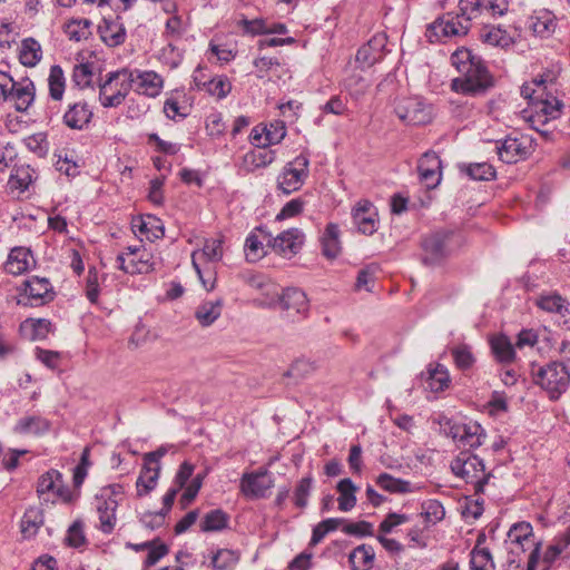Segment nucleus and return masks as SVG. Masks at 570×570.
Returning <instances> with one entry per match:
<instances>
[{
	"label": "nucleus",
	"instance_id": "dca6fc26",
	"mask_svg": "<svg viewBox=\"0 0 570 570\" xmlns=\"http://www.w3.org/2000/svg\"><path fill=\"white\" fill-rule=\"evenodd\" d=\"M470 29L468 19L463 18L460 13H448L442 18L432 22L428 30L426 37L430 42L441 41L443 38L464 36Z\"/></svg>",
	"mask_w": 570,
	"mask_h": 570
},
{
	"label": "nucleus",
	"instance_id": "2f4dec72",
	"mask_svg": "<svg viewBox=\"0 0 570 570\" xmlns=\"http://www.w3.org/2000/svg\"><path fill=\"white\" fill-rule=\"evenodd\" d=\"M35 265L32 253L27 247H14L10 250L4 269L12 275H21Z\"/></svg>",
	"mask_w": 570,
	"mask_h": 570
},
{
	"label": "nucleus",
	"instance_id": "f3484780",
	"mask_svg": "<svg viewBox=\"0 0 570 570\" xmlns=\"http://www.w3.org/2000/svg\"><path fill=\"white\" fill-rule=\"evenodd\" d=\"M279 306L287 318L298 320L307 316L309 301L302 289L287 287L279 297Z\"/></svg>",
	"mask_w": 570,
	"mask_h": 570
},
{
	"label": "nucleus",
	"instance_id": "4468645a",
	"mask_svg": "<svg viewBox=\"0 0 570 570\" xmlns=\"http://www.w3.org/2000/svg\"><path fill=\"white\" fill-rule=\"evenodd\" d=\"M194 470L195 465L193 463L184 461L174 478V487L177 488V490L184 489L179 500L183 508H187L195 500L205 479V474L202 473H197L193 476Z\"/></svg>",
	"mask_w": 570,
	"mask_h": 570
},
{
	"label": "nucleus",
	"instance_id": "0eeeda50",
	"mask_svg": "<svg viewBox=\"0 0 570 570\" xmlns=\"http://www.w3.org/2000/svg\"><path fill=\"white\" fill-rule=\"evenodd\" d=\"M308 167L309 158L304 154L286 163L277 176V189L284 195L299 190L308 178Z\"/></svg>",
	"mask_w": 570,
	"mask_h": 570
},
{
	"label": "nucleus",
	"instance_id": "7c9ffc66",
	"mask_svg": "<svg viewBox=\"0 0 570 570\" xmlns=\"http://www.w3.org/2000/svg\"><path fill=\"white\" fill-rule=\"evenodd\" d=\"M131 227L135 234H138L150 242L159 239L165 235V228L161 220L154 215L135 218L131 223Z\"/></svg>",
	"mask_w": 570,
	"mask_h": 570
},
{
	"label": "nucleus",
	"instance_id": "8fccbe9b",
	"mask_svg": "<svg viewBox=\"0 0 570 570\" xmlns=\"http://www.w3.org/2000/svg\"><path fill=\"white\" fill-rule=\"evenodd\" d=\"M451 355L455 366L463 372L471 370L476 361L472 348L466 344H460L452 347Z\"/></svg>",
	"mask_w": 570,
	"mask_h": 570
},
{
	"label": "nucleus",
	"instance_id": "6ab92c4d",
	"mask_svg": "<svg viewBox=\"0 0 570 570\" xmlns=\"http://www.w3.org/2000/svg\"><path fill=\"white\" fill-rule=\"evenodd\" d=\"M305 242V235L299 228H289L276 237L272 236L271 248L274 253L291 258L296 255Z\"/></svg>",
	"mask_w": 570,
	"mask_h": 570
},
{
	"label": "nucleus",
	"instance_id": "9b49d317",
	"mask_svg": "<svg viewBox=\"0 0 570 570\" xmlns=\"http://www.w3.org/2000/svg\"><path fill=\"white\" fill-rule=\"evenodd\" d=\"M456 245L454 233L435 232L422 240V261L425 265L439 264L452 253Z\"/></svg>",
	"mask_w": 570,
	"mask_h": 570
},
{
	"label": "nucleus",
	"instance_id": "3c124183",
	"mask_svg": "<svg viewBox=\"0 0 570 570\" xmlns=\"http://www.w3.org/2000/svg\"><path fill=\"white\" fill-rule=\"evenodd\" d=\"M228 524V515L220 509L212 510L205 514L200 529L204 532L220 531Z\"/></svg>",
	"mask_w": 570,
	"mask_h": 570
},
{
	"label": "nucleus",
	"instance_id": "f03ea898",
	"mask_svg": "<svg viewBox=\"0 0 570 570\" xmlns=\"http://www.w3.org/2000/svg\"><path fill=\"white\" fill-rule=\"evenodd\" d=\"M37 494L46 503L62 502L69 504L78 500L80 491H72L65 484L62 474L56 469H50L39 476Z\"/></svg>",
	"mask_w": 570,
	"mask_h": 570
},
{
	"label": "nucleus",
	"instance_id": "13d9d810",
	"mask_svg": "<svg viewBox=\"0 0 570 570\" xmlns=\"http://www.w3.org/2000/svg\"><path fill=\"white\" fill-rule=\"evenodd\" d=\"M161 62L170 68H177L183 61V50L173 41L163 47L158 53Z\"/></svg>",
	"mask_w": 570,
	"mask_h": 570
},
{
	"label": "nucleus",
	"instance_id": "5fc2aeb1",
	"mask_svg": "<svg viewBox=\"0 0 570 570\" xmlns=\"http://www.w3.org/2000/svg\"><path fill=\"white\" fill-rule=\"evenodd\" d=\"M344 523L342 518H328L317 523L312 533L311 544L320 543L327 533L335 531Z\"/></svg>",
	"mask_w": 570,
	"mask_h": 570
},
{
	"label": "nucleus",
	"instance_id": "37998d69",
	"mask_svg": "<svg viewBox=\"0 0 570 570\" xmlns=\"http://www.w3.org/2000/svg\"><path fill=\"white\" fill-rule=\"evenodd\" d=\"M492 353L501 363H511L515 357L514 347L505 335L494 336L490 341Z\"/></svg>",
	"mask_w": 570,
	"mask_h": 570
},
{
	"label": "nucleus",
	"instance_id": "6e6d98bb",
	"mask_svg": "<svg viewBox=\"0 0 570 570\" xmlns=\"http://www.w3.org/2000/svg\"><path fill=\"white\" fill-rule=\"evenodd\" d=\"M313 483L314 480L312 475L304 476L297 482L293 495L294 503L297 508L304 509L307 507L308 497L313 489Z\"/></svg>",
	"mask_w": 570,
	"mask_h": 570
},
{
	"label": "nucleus",
	"instance_id": "4c0bfd02",
	"mask_svg": "<svg viewBox=\"0 0 570 570\" xmlns=\"http://www.w3.org/2000/svg\"><path fill=\"white\" fill-rule=\"evenodd\" d=\"M160 474V466H151L144 462L142 469L136 481V491L138 497H145L149 494L158 483Z\"/></svg>",
	"mask_w": 570,
	"mask_h": 570
},
{
	"label": "nucleus",
	"instance_id": "b1692460",
	"mask_svg": "<svg viewBox=\"0 0 570 570\" xmlns=\"http://www.w3.org/2000/svg\"><path fill=\"white\" fill-rule=\"evenodd\" d=\"M92 116L94 112L88 102L79 100L68 105L62 116V122L70 129L83 130L90 124Z\"/></svg>",
	"mask_w": 570,
	"mask_h": 570
},
{
	"label": "nucleus",
	"instance_id": "09e8293b",
	"mask_svg": "<svg viewBox=\"0 0 570 570\" xmlns=\"http://www.w3.org/2000/svg\"><path fill=\"white\" fill-rule=\"evenodd\" d=\"M49 95L53 100H61L65 94L66 79L60 66L53 65L48 77Z\"/></svg>",
	"mask_w": 570,
	"mask_h": 570
},
{
	"label": "nucleus",
	"instance_id": "e433bc0d",
	"mask_svg": "<svg viewBox=\"0 0 570 570\" xmlns=\"http://www.w3.org/2000/svg\"><path fill=\"white\" fill-rule=\"evenodd\" d=\"M51 428L49 420L38 415L23 416L18 420L14 432L19 434L41 435L47 433Z\"/></svg>",
	"mask_w": 570,
	"mask_h": 570
},
{
	"label": "nucleus",
	"instance_id": "a19ab883",
	"mask_svg": "<svg viewBox=\"0 0 570 570\" xmlns=\"http://www.w3.org/2000/svg\"><path fill=\"white\" fill-rule=\"evenodd\" d=\"M338 492V509L343 512L351 511L356 505L357 487L354 482L346 478L341 480L336 485Z\"/></svg>",
	"mask_w": 570,
	"mask_h": 570
},
{
	"label": "nucleus",
	"instance_id": "49530a36",
	"mask_svg": "<svg viewBox=\"0 0 570 570\" xmlns=\"http://www.w3.org/2000/svg\"><path fill=\"white\" fill-rule=\"evenodd\" d=\"M202 91L207 92L217 100H222L230 94L232 82L225 75L215 76L207 81Z\"/></svg>",
	"mask_w": 570,
	"mask_h": 570
},
{
	"label": "nucleus",
	"instance_id": "69168bd1",
	"mask_svg": "<svg viewBox=\"0 0 570 570\" xmlns=\"http://www.w3.org/2000/svg\"><path fill=\"white\" fill-rule=\"evenodd\" d=\"M263 128H266L264 132L268 146L279 144L286 136V127L283 121L276 120L264 125Z\"/></svg>",
	"mask_w": 570,
	"mask_h": 570
},
{
	"label": "nucleus",
	"instance_id": "423d86ee",
	"mask_svg": "<svg viewBox=\"0 0 570 570\" xmlns=\"http://www.w3.org/2000/svg\"><path fill=\"white\" fill-rule=\"evenodd\" d=\"M535 384L548 392L551 400H557L570 384V371L560 362H550L533 373Z\"/></svg>",
	"mask_w": 570,
	"mask_h": 570
},
{
	"label": "nucleus",
	"instance_id": "de8ad7c7",
	"mask_svg": "<svg viewBox=\"0 0 570 570\" xmlns=\"http://www.w3.org/2000/svg\"><path fill=\"white\" fill-rule=\"evenodd\" d=\"M239 560L238 552L230 549H219L212 556V570H232Z\"/></svg>",
	"mask_w": 570,
	"mask_h": 570
},
{
	"label": "nucleus",
	"instance_id": "7ed1b4c3",
	"mask_svg": "<svg viewBox=\"0 0 570 570\" xmlns=\"http://www.w3.org/2000/svg\"><path fill=\"white\" fill-rule=\"evenodd\" d=\"M134 87L131 70L121 69L107 75L99 88V101L105 108L120 106Z\"/></svg>",
	"mask_w": 570,
	"mask_h": 570
},
{
	"label": "nucleus",
	"instance_id": "052dcab7",
	"mask_svg": "<svg viewBox=\"0 0 570 570\" xmlns=\"http://www.w3.org/2000/svg\"><path fill=\"white\" fill-rule=\"evenodd\" d=\"M90 22L83 20H72L66 24L65 32L70 40L81 41L87 39L90 35L89 31Z\"/></svg>",
	"mask_w": 570,
	"mask_h": 570
},
{
	"label": "nucleus",
	"instance_id": "f8f14e48",
	"mask_svg": "<svg viewBox=\"0 0 570 570\" xmlns=\"http://www.w3.org/2000/svg\"><path fill=\"white\" fill-rule=\"evenodd\" d=\"M445 433L459 449L474 450L481 446L487 438L484 429L478 422L445 424Z\"/></svg>",
	"mask_w": 570,
	"mask_h": 570
},
{
	"label": "nucleus",
	"instance_id": "79ce46f5",
	"mask_svg": "<svg viewBox=\"0 0 570 570\" xmlns=\"http://www.w3.org/2000/svg\"><path fill=\"white\" fill-rule=\"evenodd\" d=\"M375 558L373 547L361 544L356 547L348 557L353 570H368Z\"/></svg>",
	"mask_w": 570,
	"mask_h": 570
},
{
	"label": "nucleus",
	"instance_id": "412c9836",
	"mask_svg": "<svg viewBox=\"0 0 570 570\" xmlns=\"http://www.w3.org/2000/svg\"><path fill=\"white\" fill-rule=\"evenodd\" d=\"M534 107L535 112L530 117L532 127L541 134H547L540 126H544L550 120L557 119L561 115L563 104L556 97H547L544 99H538Z\"/></svg>",
	"mask_w": 570,
	"mask_h": 570
},
{
	"label": "nucleus",
	"instance_id": "bf43d9fd",
	"mask_svg": "<svg viewBox=\"0 0 570 570\" xmlns=\"http://www.w3.org/2000/svg\"><path fill=\"white\" fill-rule=\"evenodd\" d=\"M464 171L474 180H491L495 177V170L489 163L470 164Z\"/></svg>",
	"mask_w": 570,
	"mask_h": 570
},
{
	"label": "nucleus",
	"instance_id": "680f3d73",
	"mask_svg": "<svg viewBox=\"0 0 570 570\" xmlns=\"http://www.w3.org/2000/svg\"><path fill=\"white\" fill-rule=\"evenodd\" d=\"M452 65L456 68V70L462 73L470 66L472 67L476 62L480 61L479 58L474 57L472 52L466 48H461L455 50L451 56Z\"/></svg>",
	"mask_w": 570,
	"mask_h": 570
},
{
	"label": "nucleus",
	"instance_id": "774afa93",
	"mask_svg": "<svg viewBox=\"0 0 570 570\" xmlns=\"http://www.w3.org/2000/svg\"><path fill=\"white\" fill-rule=\"evenodd\" d=\"M205 128L207 134L213 138L222 136L226 128L223 121L222 114L212 112L210 115H208L206 118Z\"/></svg>",
	"mask_w": 570,
	"mask_h": 570
},
{
	"label": "nucleus",
	"instance_id": "f257e3e1",
	"mask_svg": "<svg viewBox=\"0 0 570 570\" xmlns=\"http://www.w3.org/2000/svg\"><path fill=\"white\" fill-rule=\"evenodd\" d=\"M223 237L206 238L203 247L191 253L193 267L206 291L215 287L216 271L214 264L224 256Z\"/></svg>",
	"mask_w": 570,
	"mask_h": 570
},
{
	"label": "nucleus",
	"instance_id": "2eb2a0df",
	"mask_svg": "<svg viewBox=\"0 0 570 570\" xmlns=\"http://www.w3.org/2000/svg\"><path fill=\"white\" fill-rule=\"evenodd\" d=\"M394 111L400 120L409 125H425L431 120V108L419 97L395 99Z\"/></svg>",
	"mask_w": 570,
	"mask_h": 570
},
{
	"label": "nucleus",
	"instance_id": "1a4fd4ad",
	"mask_svg": "<svg viewBox=\"0 0 570 570\" xmlns=\"http://www.w3.org/2000/svg\"><path fill=\"white\" fill-rule=\"evenodd\" d=\"M507 543L511 546L510 552L512 554L519 551L524 552L532 546L533 549L528 558L527 570H537L540 558V543H534L532 525L529 522L522 521L514 523L508 531Z\"/></svg>",
	"mask_w": 570,
	"mask_h": 570
},
{
	"label": "nucleus",
	"instance_id": "ddd939ff",
	"mask_svg": "<svg viewBox=\"0 0 570 570\" xmlns=\"http://www.w3.org/2000/svg\"><path fill=\"white\" fill-rule=\"evenodd\" d=\"M55 292L49 279L46 277L32 276L24 281L19 293L18 304L37 307L51 302Z\"/></svg>",
	"mask_w": 570,
	"mask_h": 570
},
{
	"label": "nucleus",
	"instance_id": "58836bf2",
	"mask_svg": "<svg viewBox=\"0 0 570 570\" xmlns=\"http://www.w3.org/2000/svg\"><path fill=\"white\" fill-rule=\"evenodd\" d=\"M322 252L327 258H335L341 253L338 225L330 223L321 237Z\"/></svg>",
	"mask_w": 570,
	"mask_h": 570
},
{
	"label": "nucleus",
	"instance_id": "6e6552de",
	"mask_svg": "<svg viewBox=\"0 0 570 570\" xmlns=\"http://www.w3.org/2000/svg\"><path fill=\"white\" fill-rule=\"evenodd\" d=\"M452 472L475 485V490H482L487 483L485 465L483 461L469 450L461 451L451 462Z\"/></svg>",
	"mask_w": 570,
	"mask_h": 570
},
{
	"label": "nucleus",
	"instance_id": "cd10ccee",
	"mask_svg": "<svg viewBox=\"0 0 570 570\" xmlns=\"http://www.w3.org/2000/svg\"><path fill=\"white\" fill-rule=\"evenodd\" d=\"M276 154L273 150L255 148L247 151L238 165V173L247 175L259 168H265L275 160Z\"/></svg>",
	"mask_w": 570,
	"mask_h": 570
},
{
	"label": "nucleus",
	"instance_id": "f704fd0d",
	"mask_svg": "<svg viewBox=\"0 0 570 570\" xmlns=\"http://www.w3.org/2000/svg\"><path fill=\"white\" fill-rule=\"evenodd\" d=\"M485 541L484 534L479 535L476 543L470 553L471 570H494V561L490 550L481 544Z\"/></svg>",
	"mask_w": 570,
	"mask_h": 570
},
{
	"label": "nucleus",
	"instance_id": "e2e57ef3",
	"mask_svg": "<svg viewBox=\"0 0 570 570\" xmlns=\"http://www.w3.org/2000/svg\"><path fill=\"white\" fill-rule=\"evenodd\" d=\"M422 508V514L428 523L435 524L436 522L443 520L445 515L444 508L438 500H428L423 503Z\"/></svg>",
	"mask_w": 570,
	"mask_h": 570
},
{
	"label": "nucleus",
	"instance_id": "a211bd4d",
	"mask_svg": "<svg viewBox=\"0 0 570 570\" xmlns=\"http://www.w3.org/2000/svg\"><path fill=\"white\" fill-rule=\"evenodd\" d=\"M274 485V480L266 469L244 473L240 478V492L249 499L265 498Z\"/></svg>",
	"mask_w": 570,
	"mask_h": 570
},
{
	"label": "nucleus",
	"instance_id": "9d476101",
	"mask_svg": "<svg viewBox=\"0 0 570 570\" xmlns=\"http://www.w3.org/2000/svg\"><path fill=\"white\" fill-rule=\"evenodd\" d=\"M117 268L126 274H148L155 269L153 253L145 246H128L116 258Z\"/></svg>",
	"mask_w": 570,
	"mask_h": 570
},
{
	"label": "nucleus",
	"instance_id": "4be33fe9",
	"mask_svg": "<svg viewBox=\"0 0 570 570\" xmlns=\"http://www.w3.org/2000/svg\"><path fill=\"white\" fill-rule=\"evenodd\" d=\"M272 234L264 227L253 229L246 237L244 252L248 262H257L266 254L267 247H271Z\"/></svg>",
	"mask_w": 570,
	"mask_h": 570
},
{
	"label": "nucleus",
	"instance_id": "a18cd8bd",
	"mask_svg": "<svg viewBox=\"0 0 570 570\" xmlns=\"http://www.w3.org/2000/svg\"><path fill=\"white\" fill-rule=\"evenodd\" d=\"M41 46L33 38H27L21 43L20 62L27 67H35L41 59Z\"/></svg>",
	"mask_w": 570,
	"mask_h": 570
},
{
	"label": "nucleus",
	"instance_id": "39448f33",
	"mask_svg": "<svg viewBox=\"0 0 570 570\" xmlns=\"http://www.w3.org/2000/svg\"><path fill=\"white\" fill-rule=\"evenodd\" d=\"M494 85L493 77L488 68L480 60L472 67L470 66L460 77L454 78L451 88L455 92L480 96L484 95Z\"/></svg>",
	"mask_w": 570,
	"mask_h": 570
},
{
	"label": "nucleus",
	"instance_id": "c03bdc74",
	"mask_svg": "<svg viewBox=\"0 0 570 570\" xmlns=\"http://www.w3.org/2000/svg\"><path fill=\"white\" fill-rule=\"evenodd\" d=\"M376 45H379V39L374 38L357 50L355 61L361 69L368 68L381 59L382 55Z\"/></svg>",
	"mask_w": 570,
	"mask_h": 570
},
{
	"label": "nucleus",
	"instance_id": "864d4df0",
	"mask_svg": "<svg viewBox=\"0 0 570 570\" xmlns=\"http://www.w3.org/2000/svg\"><path fill=\"white\" fill-rule=\"evenodd\" d=\"M481 39L494 47H505L511 41L509 33L499 27H484L481 31Z\"/></svg>",
	"mask_w": 570,
	"mask_h": 570
},
{
	"label": "nucleus",
	"instance_id": "c85d7f7f",
	"mask_svg": "<svg viewBox=\"0 0 570 570\" xmlns=\"http://www.w3.org/2000/svg\"><path fill=\"white\" fill-rule=\"evenodd\" d=\"M529 29L540 38L550 37L557 28V18L548 9H537L528 19Z\"/></svg>",
	"mask_w": 570,
	"mask_h": 570
},
{
	"label": "nucleus",
	"instance_id": "a878e982",
	"mask_svg": "<svg viewBox=\"0 0 570 570\" xmlns=\"http://www.w3.org/2000/svg\"><path fill=\"white\" fill-rule=\"evenodd\" d=\"M101 40L108 47H118L126 41L127 32L119 16L105 17L98 27Z\"/></svg>",
	"mask_w": 570,
	"mask_h": 570
},
{
	"label": "nucleus",
	"instance_id": "aec40b11",
	"mask_svg": "<svg viewBox=\"0 0 570 570\" xmlns=\"http://www.w3.org/2000/svg\"><path fill=\"white\" fill-rule=\"evenodd\" d=\"M495 148L499 158L505 164H515L525 159L532 151L531 142L523 137H507L502 141H497Z\"/></svg>",
	"mask_w": 570,
	"mask_h": 570
},
{
	"label": "nucleus",
	"instance_id": "473e14b6",
	"mask_svg": "<svg viewBox=\"0 0 570 570\" xmlns=\"http://www.w3.org/2000/svg\"><path fill=\"white\" fill-rule=\"evenodd\" d=\"M224 301L220 297L202 302L195 309V318L203 327L213 325L222 315Z\"/></svg>",
	"mask_w": 570,
	"mask_h": 570
},
{
	"label": "nucleus",
	"instance_id": "c9c22d12",
	"mask_svg": "<svg viewBox=\"0 0 570 570\" xmlns=\"http://www.w3.org/2000/svg\"><path fill=\"white\" fill-rule=\"evenodd\" d=\"M20 331L30 341L45 340L52 332V324L46 318H27L21 323Z\"/></svg>",
	"mask_w": 570,
	"mask_h": 570
},
{
	"label": "nucleus",
	"instance_id": "5701e85b",
	"mask_svg": "<svg viewBox=\"0 0 570 570\" xmlns=\"http://www.w3.org/2000/svg\"><path fill=\"white\" fill-rule=\"evenodd\" d=\"M352 218L358 232L364 235H373L377 230V213L368 200H360L352 210Z\"/></svg>",
	"mask_w": 570,
	"mask_h": 570
},
{
	"label": "nucleus",
	"instance_id": "72a5a7b5",
	"mask_svg": "<svg viewBox=\"0 0 570 570\" xmlns=\"http://www.w3.org/2000/svg\"><path fill=\"white\" fill-rule=\"evenodd\" d=\"M43 512L40 508L29 507L26 509L20 521V531L22 537L24 539H31L36 537L39 529L43 525Z\"/></svg>",
	"mask_w": 570,
	"mask_h": 570
},
{
	"label": "nucleus",
	"instance_id": "0e129e2a",
	"mask_svg": "<svg viewBox=\"0 0 570 570\" xmlns=\"http://www.w3.org/2000/svg\"><path fill=\"white\" fill-rule=\"evenodd\" d=\"M24 144L29 150L39 157H45L48 154L49 144L45 132H37L27 137Z\"/></svg>",
	"mask_w": 570,
	"mask_h": 570
},
{
	"label": "nucleus",
	"instance_id": "bb28decb",
	"mask_svg": "<svg viewBox=\"0 0 570 570\" xmlns=\"http://www.w3.org/2000/svg\"><path fill=\"white\" fill-rule=\"evenodd\" d=\"M131 78L134 79L132 88H135L138 94L148 97L158 96L164 87L163 77L151 70H131Z\"/></svg>",
	"mask_w": 570,
	"mask_h": 570
},
{
	"label": "nucleus",
	"instance_id": "603ef678",
	"mask_svg": "<svg viewBox=\"0 0 570 570\" xmlns=\"http://www.w3.org/2000/svg\"><path fill=\"white\" fill-rule=\"evenodd\" d=\"M376 484L391 493H406L411 488L410 482L394 478L389 473H381L376 478Z\"/></svg>",
	"mask_w": 570,
	"mask_h": 570
},
{
	"label": "nucleus",
	"instance_id": "393cba45",
	"mask_svg": "<svg viewBox=\"0 0 570 570\" xmlns=\"http://www.w3.org/2000/svg\"><path fill=\"white\" fill-rule=\"evenodd\" d=\"M12 87V89H9L10 94H8V101L13 102L17 111H27L35 101V83L29 78H22L18 81L13 79Z\"/></svg>",
	"mask_w": 570,
	"mask_h": 570
},
{
	"label": "nucleus",
	"instance_id": "c756f323",
	"mask_svg": "<svg viewBox=\"0 0 570 570\" xmlns=\"http://www.w3.org/2000/svg\"><path fill=\"white\" fill-rule=\"evenodd\" d=\"M441 160L435 151L425 153L419 161V174L428 187L436 186L441 180Z\"/></svg>",
	"mask_w": 570,
	"mask_h": 570
},
{
	"label": "nucleus",
	"instance_id": "338daca9",
	"mask_svg": "<svg viewBox=\"0 0 570 570\" xmlns=\"http://www.w3.org/2000/svg\"><path fill=\"white\" fill-rule=\"evenodd\" d=\"M460 14L468 23L483 11V0H459Z\"/></svg>",
	"mask_w": 570,
	"mask_h": 570
},
{
	"label": "nucleus",
	"instance_id": "ea45409f",
	"mask_svg": "<svg viewBox=\"0 0 570 570\" xmlns=\"http://www.w3.org/2000/svg\"><path fill=\"white\" fill-rule=\"evenodd\" d=\"M535 305L544 312L556 313L561 316H564L569 313L568 303L561 295L557 293L541 294L537 298Z\"/></svg>",
	"mask_w": 570,
	"mask_h": 570
},
{
	"label": "nucleus",
	"instance_id": "4d7b16f0",
	"mask_svg": "<svg viewBox=\"0 0 570 570\" xmlns=\"http://www.w3.org/2000/svg\"><path fill=\"white\" fill-rule=\"evenodd\" d=\"M428 384L434 392L445 390L450 384V375L446 367L438 364L434 368L430 370Z\"/></svg>",
	"mask_w": 570,
	"mask_h": 570
},
{
	"label": "nucleus",
	"instance_id": "20e7f679",
	"mask_svg": "<svg viewBox=\"0 0 570 570\" xmlns=\"http://www.w3.org/2000/svg\"><path fill=\"white\" fill-rule=\"evenodd\" d=\"M122 494V485L110 484L101 488L95 497V505L99 518L98 528L104 533H111L116 527V511Z\"/></svg>",
	"mask_w": 570,
	"mask_h": 570
}]
</instances>
